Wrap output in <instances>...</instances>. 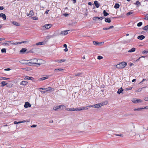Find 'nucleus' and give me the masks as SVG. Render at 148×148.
Listing matches in <instances>:
<instances>
[{
    "label": "nucleus",
    "mask_w": 148,
    "mask_h": 148,
    "mask_svg": "<svg viewBox=\"0 0 148 148\" xmlns=\"http://www.w3.org/2000/svg\"><path fill=\"white\" fill-rule=\"evenodd\" d=\"M103 42H99L96 41H93V44L95 45H99L101 43L103 44Z\"/></svg>",
    "instance_id": "14"
},
{
    "label": "nucleus",
    "mask_w": 148,
    "mask_h": 148,
    "mask_svg": "<svg viewBox=\"0 0 148 148\" xmlns=\"http://www.w3.org/2000/svg\"><path fill=\"white\" fill-rule=\"evenodd\" d=\"M34 13L32 10H31L30 11L29 15H31V16H32L34 15Z\"/></svg>",
    "instance_id": "42"
},
{
    "label": "nucleus",
    "mask_w": 148,
    "mask_h": 148,
    "mask_svg": "<svg viewBox=\"0 0 148 148\" xmlns=\"http://www.w3.org/2000/svg\"><path fill=\"white\" fill-rule=\"evenodd\" d=\"M12 23L14 25L16 26H20V23L15 21H12Z\"/></svg>",
    "instance_id": "20"
},
{
    "label": "nucleus",
    "mask_w": 148,
    "mask_h": 148,
    "mask_svg": "<svg viewBox=\"0 0 148 148\" xmlns=\"http://www.w3.org/2000/svg\"><path fill=\"white\" fill-rule=\"evenodd\" d=\"M2 79L3 80H7V79H10L9 78H8L5 77H2Z\"/></svg>",
    "instance_id": "52"
},
{
    "label": "nucleus",
    "mask_w": 148,
    "mask_h": 148,
    "mask_svg": "<svg viewBox=\"0 0 148 148\" xmlns=\"http://www.w3.org/2000/svg\"><path fill=\"white\" fill-rule=\"evenodd\" d=\"M133 13V12H132L131 11H130L127 12L126 14V15L127 16H129Z\"/></svg>",
    "instance_id": "44"
},
{
    "label": "nucleus",
    "mask_w": 148,
    "mask_h": 148,
    "mask_svg": "<svg viewBox=\"0 0 148 148\" xmlns=\"http://www.w3.org/2000/svg\"><path fill=\"white\" fill-rule=\"evenodd\" d=\"M28 61H29V60H22L20 61L19 62L21 64L27 65L29 66V63H30V62H28Z\"/></svg>",
    "instance_id": "3"
},
{
    "label": "nucleus",
    "mask_w": 148,
    "mask_h": 148,
    "mask_svg": "<svg viewBox=\"0 0 148 148\" xmlns=\"http://www.w3.org/2000/svg\"><path fill=\"white\" fill-rule=\"evenodd\" d=\"M38 60L36 58H34L29 60L30 61V62H30V63H29V64H29V66H39L41 65V64L36 63L38 62Z\"/></svg>",
    "instance_id": "1"
},
{
    "label": "nucleus",
    "mask_w": 148,
    "mask_h": 148,
    "mask_svg": "<svg viewBox=\"0 0 148 148\" xmlns=\"http://www.w3.org/2000/svg\"><path fill=\"white\" fill-rule=\"evenodd\" d=\"M27 49L25 48H23L19 52L21 54H23L25 53L27 51Z\"/></svg>",
    "instance_id": "11"
},
{
    "label": "nucleus",
    "mask_w": 148,
    "mask_h": 148,
    "mask_svg": "<svg viewBox=\"0 0 148 148\" xmlns=\"http://www.w3.org/2000/svg\"><path fill=\"white\" fill-rule=\"evenodd\" d=\"M134 4L137 5V7H138L141 5L140 2L139 1H136V3H134Z\"/></svg>",
    "instance_id": "29"
},
{
    "label": "nucleus",
    "mask_w": 148,
    "mask_h": 148,
    "mask_svg": "<svg viewBox=\"0 0 148 148\" xmlns=\"http://www.w3.org/2000/svg\"><path fill=\"white\" fill-rule=\"evenodd\" d=\"M7 84L6 85V86L8 87L9 88H11L12 86V84L11 83H7Z\"/></svg>",
    "instance_id": "35"
},
{
    "label": "nucleus",
    "mask_w": 148,
    "mask_h": 148,
    "mask_svg": "<svg viewBox=\"0 0 148 148\" xmlns=\"http://www.w3.org/2000/svg\"><path fill=\"white\" fill-rule=\"evenodd\" d=\"M148 53V51H147L146 50H144L142 52V53L143 54H146Z\"/></svg>",
    "instance_id": "51"
},
{
    "label": "nucleus",
    "mask_w": 148,
    "mask_h": 148,
    "mask_svg": "<svg viewBox=\"0 0 148 148\" xmlns=\"http://www.w3.org/2000/svg\"><path fill=\"white\" fill-rule=\"evenodd\" d=\"M105 18L104 16H102L101 17H98L97 16H95L93 18V19L95 21H96L97 20H101Z\"/></svg>",
    "instance_id": "7"
},
{
    "label": "nucleus",
    "mask_w": 148,
    "mask_h": 148,
    "mask_svg": "<svg viewBox=\"0 0 148 148\" xmlns=\"http://www.w3.org/2000/svg\"><path fill=\"white\" fill-rule=\"evenodd\" d=\"M83 73H77V74L75 75V76H79L81 77L82 76Z\"/></svg>",
    "instance_id": "37"
},
{
    "label": "nucleus",
    "mask_w": 148,
    "mask_h": 148,
    "mask_svg": "<svg viewBox=\"0 0 148 148\" xmlns=\"http://www.w3.org/2000/svg\"><path fill=\"white\" fill-rule=\"evenodd\" d=\"M143 24V23L142 22H139L137 24V26L140 27Z\"/></svg>",
    "instance_id": "39"
},
{
    "label": "nucleus",
    "mask_w": 148,
    "mask_h": 148,
    "mask_svg": "<svg viewBox=\"0 0 148 148\" xmlns=\"http://www.w3.org/2000/svg\"><path fill=\"white\" fill-rule=\"evenodd\" d=\"M36 49V48H33L32 49H31L29 51H27L26 53H33L34 52V51H35V50Z\"/></svg>",
    "instance_id": "28"
},
{
    "label": "nucleus",
    "mask_w": 148,
    "mask_h": 148,
    "mask_svg": "<svg viewBox=\"0 0 148 148\" xmlns=\"http://www.w3.org/2000/svg\"><path fill=\"white\" fill-rule=\"evenodd\" d=\"M101 107L103 106L106 105L108 103V102L107 101H104L103 102H101L99 103Z\"/></svg>",
    "instance_id": "24"
},
{
    "label": "nucleus",
    "mask_w": 148,
    "mask_h": 148,
    "mask_svg": "<svg viewBox=\"0 0 148 148\" xmlns=\"http://www.w3.org/2000/svg\"><path fill=\"white\" fill-rule=\"evenodd\" d=\"M0 17H2L4 20H6V16L5 14L3 13L0 14Z\"/></svg>",
    "instance_id": "15"
},
{
    "label": "nucleus",
    "mask_w": 148,
    "mask_h": 148,
    "mask_svg": "<svg viewBox=\"0 0 148 148\" xmlns=\"http://www.w3.org/2000/svg\"><path fill=\"white\" fill-rule=\"evenodd\" d=\"M109 29V27L107 28L104 27L103 28V30H108Z\"/></svg>",
    "instance_id": "63"
},
{
    "label": "nucleus",
    "mask_w": 148,
    "mask_h": 148,
    "mask_svg": "<svg viewBox=\"0 0 148 148\" xmlns=\"http://www.w3.org/2000/svg\"><path fill=\"white\" fill-rule=\"evenodd\" d=\"M144 100L146 101H148V97H145L144 98Z\"/></svg>",
    "instance_id": "59"
},
{
    "label": "nucleus",
    "mask_w": 148,
    "mask_h": 148,
    "mask_svg": "<svg viewBox=\"0 0 148 148\" xmlns=\"http://www.w3.org/2000/svg\"><path fill=\"white\" fill-rule=\"evenodd\" d=\"M145 38V36L143 35H141L138 36L137 37L138 39L140 40H143Z\"/></svg>",
    "instance_id": "17"
},
{
    "label": "nucleus",
    "mask_w": 148,
    "mask_h": 148,
    "mask_svg": "<svg viewBox=\"0 0 148 148\" xmlns=\"http://www.w3.org/2000/svg\"><path fill=\"white\" fill-rule=\"evenodd\" d=\"M143 30H147L148 29V25L145 26L144 27L142 28Z\"/></svg>",
    "instance_id": "41"
},
{
    "label": "nucleus",
    "mask_w": 148,
    "mask_h": 148,
    "mask_svg": "<svg viewBox=\"0 0 148 148\" xmlns=\"http://www.w3.org/2000/svg\"><path fill=\"white\" fill-rule=\"evenodd\" d=\"M53 37V36L50 35L46 37V38L45 39V40L43 41L44 42V44L45 43L47 42L48 41L49 39Z\"/></svg>",
    "instance_id": "8"
},
{
    "label": "nucleus",
    "mask_w": 148,
    "mask_h": 148,
    "mask_svg": "<svg viewBox=\"0 0 148 148\" xmlns=\"http://www.w3.org/2000/svg\"><path fill=\"white\" fill-rule=\"evenodd\" d=\"M125 15L124 14H121L119 17L118 18H123L124 17Z\"/></svg>",
    "instance_id": "54"
},
{
    "label": "nucleus",
    "mask_w": 148,
    "mask_h": 148,
    "mask_svg": "<svg viewBox=\"0 0 148 148\" xmlns=\"http://www.w3.org/2000/svg\"><path fill=\"white\" fill-rule=\"evenodd\" d=\"M69 31V30H64L62 31L61 32L60 35H65L68 34V32Z\"/></svg>",
    "instance_id": "10"
},
{
    "label": "nucleus",
    "mask_w": 148,
    "mask_h": 148,
    "mask_svg": "<svg viewBox=\"0 0 148 148\" xmlns=\"http://www.w3.org/2000/svg\"><path fill=\"white\" fill-rule=\"evenodd\" d=\"M105 21L106 23H110L111 22V20L110 18L107 17L105 19Z\"/></svg>",
    "instance_id": "19"
},
{
    "label": "nucleus",
    "mask_w": 148,
    "mask_h": 148,
    "mask_svg": "<svg viewBox=\"0 0 148 148\" xmlns=\"http://www.w3.org/2000/svg\"><path fill=\"white\" fill-rule=\"evenodd\" d=\"M52 25L49 24H45L42 27V30H45L46 29H48L51 27Z\"/></svg>",
    "instance_id": "4"
},
{
    "label": "nucleus",
    "mask_w": 148,
    "mask_h": 148,
    "mask_svg": "<svg viewBox=\"0 0 148 148\" xmlns=\"http://www.w3.org/2000/svg\"><path fill=\"white\" fill-rule=\"evenodd\" d=\"M61 106V105H60L56 107H54L53 108V109L54 110L57 111L58 110V109H61V106Z\"/></svg>",
    "instance_id": "12"
},
{
    "label": "nucleus",
    "mask_w": 148,
    "mask_h": 148,
    "mask_svg": "<svg viewBox=\"0 0 148 148\" xmlns=\"http://www.w3.org/2000/svg\"><path fill=\"white\" fill-rule=\"evenodd\" d=\"M31 106L30 104L28 102H26L24 105V107L26 108L31 107Z\"/></svg>",
    "instance_id": "9"
},
{
    "label": "nucleus",
    "mask_w": 148,
    "mask_h": 148,
    "mask_svg": "<svg viewBox=\"0 0 148 148\" xmlns=\"http://www.w3.org/2000/svg\"><path fill=\"white\" fill-rule=\"evenodd\" d=\"M127 64V62H123L117 64L116 67L118 69H123L125 67Z\"/></svg>",
    "instance_id": "2"
},
{
    "label": "nucleus",
    "mask_w": 148,
    "mask_h": 148,
    "mask_svg": "<svg viewBox=\"0 0 148 148\" xmlns=\"http://www.w3.org/2000/svg\"><path fill=\"white\" fill-rule=\"evenodd\" d=\"M132 87L127 88H126L125 90H131L132 89Z\"/></svg>",
    "instance_id": "48"
},
{
    "label": "nucleus",
    "mask_w": 148,
    "mask_h": 148,
    "mask_svg": "<svg viewBox=\"0 0 148 148\" xmlns=\"http://www.w3.org/2000/svg\"><path fill=\"white\" fill-rule=\"evenodd\" d=\"M24 69H25L27 71H30L31 69H30V68L27 67V68H25Z\"/></svg>",
    "instance_id": "55"
},
{
    "label": "nucleus",
    "mask_w": 148,
    "mask_h": 148,
    "mask_svg": "<svg viewBox=\"0 0 148 148\" xmlns=\"http://www.w3.org/2000/svg\"><path fill=\"white\" fill-rule=\"evenodd\" d=\"M6 82L5 81H3L1 82V85L0 86L2 87L5 86H6L7 84V83H6Z\"/></svg>",
    "instance_id": "23"
},
{
    "label": "nucleus",
    "mask_w": 148,
    "mask_h": 148,
    "mask_svg": "<svg viewBox=\"0 0 148 148\" xmlns=\"http://www.w3.org/2000/svg\"><path fill=\"white\" fill-rule=\"evenodd\" d=\"M120 5L119 3H116L114 6V8L115 9H118L119 8Z\"/></svg>",
    "instance_id": "31"
},
{
    "label": "nucleus",
    "mask_w": 148,
    "mask_h": 148,
    "mask_svg": "<svg viewBox=\"0 0 148 148\" xmlns=\"http://www.w3.org/2000/svg\"><path fill=\"white\" fill-rule=\"evenodd\" d=\"M49 11V10H47L45 12V13L46 14H47L48 13V12Z\"/></svg>",
    "instance_id": "64"
},
{
    "label": "nucleus",
    "mask_w": 148,
    "mask_h": 148,
    "mask_svg": "<svg viewBox=\"0 0 148 148\" xmlns=\"http://www.w3.org/2000/svg\"><path fill=\"white\" fill-rule=\"evenodd\" d=\"M93 106H94V107L96 108H99L101 107L99 103L93 105Z\"/></svg>",
    "instance_id": "30"
},
{
    "label": "nucleus",
    "mask_w": 148,
    "mask_h": 148,
    "mask_svg": "<svg viewBox=\"0 0 148 148\" xmlns=\"http://www.w3.org/2000/svg\"><path fill=\"white\" fill-rule=\"evenodd\" d=\"M4 9V8L3 6H0V10H2Z\"/></svg>",
    "instance_id": "62"
},
{
    "label": "nucleus",
    "mask_w": 148,
    "mask_h": 148,
    "mask_svg": "<svg viewBox=\"0 0 148 148\" xmlns=\"http://www.w3.org/2000/svg\"><path fill=\"white\" fill-rule=\"evenodd\" d=\"M28 42V41H23L21 42H20V44L21 43H26L27 42Z\"/></svg>",
    "instance_id": "49"
},
{
    "label": "nucleus",
    "mask_w": 148,
    "mask_h": 148,
    "mask_svg": "<svg viewBox=\"0 0 148 148\" xmlns=\"http://www.w3.org/2000/svg\"><path fill=\"white\" fill-rule=\"evenodd\" d=\"M79 110V108H72V111H79V110Z\"/></svg>",
    "instance_id": "40"
},
{
    "label": "nucleus",
    "mask_w": 148,
    "mask_h": 148,
    "mask_svg": "<svg viewBox=\"0 0 148 148\" xmlns=\"http://www.w3.org/2000/svg\"><path fill=\"white\" fill-rule=\"evenodd\" d=\"M133 115V114H125V115L126 116H130V115Z\"/></svg>",
    "instance_id": "57"
},
{
    "label": "nucleus",
    "mask_w": 148,
    "mask_h": 148,
    "mask_svg": "<svg viewBox=\"0 0 148 148\" xmlns=\"http://www.w3.org/2000/svg\"><path fill=\"white\" fill-rule=\"evenodd\" d=\"M46 91L47 92L48 91H53L54 90V89L53 88L50 87H48L47 88H46Z\"/></svg>",
    "instance_id": "27"
},
{
    "label": "nucleus",
    "mask_w": 148,
    "mask_h": 148,
    "mask_svg": "<svg viewBox=\"0 0 148 148\" xmlns=\"http://www.w3.org/2000/svg\"><path fill=\"white\" fill-rule=\"evenodd\" d=\"M40 91L41 93L42 94H45L47 92L46 90V91Z\"/></svg>",
    "instance_id": "58"
},
{
    "label": "nucleus",
    "mask_w": 148,
    "mask_h": 148,
    "mask_svg": "<svg viewBox=\"0 0 148 148\" xmlns=\"http://www.w3.org/2000/svg\"><path fill=\"white\" fill-rule=\"evenodd\" d=\"M94 4L97 8H98L100 6V4L98 3V1H95L94 2Z\"/></svg>",
    "instance_id": "26"
},
{
    "label": "nucleus",
    "mask_w": 148,
    "mask_h": 148,
    "mask_svg": "<svg viewBox=\"0 0 148 148\" xmlns=\"http://www.w3.org/2000/svg\"><path fill=\"white\" fill-rule=\"evenodd\" d=\"M33 20H36L38 19V17L36 16H33L32 17Z\"/></svg>",
    "instance_id": "53"
},
{
    "label": "nucleus",
    "mask_w": 148,
    "mask_h": 148,
    "mask_svg": "<svg viewBox=\"0 0 148 148\" xmlns=\"http://www.w3.org/2000/svg\"><path fill=\"white\" fill-rule=\"evenodd\" d=\"M69 13H64L63 15H64L66 17V16H68L69 15Z\"/></svg>",
    "instance_id": "60"
},
{
    "label": "nucleus",
    "mask_w": 148,
    "mask_h": 148,
    "mask_svg": "<svg viewBox=\"0 0 148 148\" xmlns=\"http://www.w3.org/2000/svg\"><path fill=\"white\" fill-rule=\"evenodd\" d=\"M63 70V69L62 68L56 69L54 70V71L56 73L59 72V71Z\"/></svg>",
    "instance_id": "32"
},
{
    "label": "nucleus",
    "mask_w": 148,
    "mask_h": 148,
    "mask_svg": "<svg viewBox=\"0 0 148 148\" xmlns=\"http://www.w3.org/2000/svg\"><path fill=\"white\" fill-rule=\"evenodd\" d=\"M66 110L68 111H72V108H68L66 109Z\"/></svg>",
    "instance_id": "61"
},
{
    "label": "nucleus",
    "mask_w": 148,
    "mask_h": 148,
    "mask_svg": "<svg viewBox=\"0 0 148 148\" xmlns=\"http://www.w3.org/2000/svg\"><path fill=\"white\" fill-rule=\"evenodd\" d=\"M25 80H30L33 82H35L36 80L32 77H29L28 76H26L24 79Z\"/></svg>",
    "instance_id": "5"
},
{
    "label": "nucleus",
    "mask_w": 148,
    "mask_h": 148,
    "mask_svg": "<svg viewBox=\"0 0 148 148\" xmlns=\"http://www.w3.org/2000/svg\"><path fill=\"white\" fill-rule=\"evenodd\" d=\"M146 88V87H143V88H140L138 89V90L136 91L138 92H140L141 91L142 89L143 88Z\"/></svg>",
    "instance_id": "47"
},
{
    "label": "nucleus",
    "mask_w": 148,
    "mask_h": 148,
    "mask_svg": "<svg viewBox=\"0 0 148 148\" xmlns=\"http://www.w3.org/2000/svg\"><path fill=\"white\" fill-rule=\"evenodd\" d=\"M88 109V108L87 106H86V107H82L79 108V111H80L81 110H87Z\"/></svg>",
    "instance_id": "13"
},
{
    "label": "nucleus",
    "mask_w": 148,
    "mask_h": 148,
    "mask_svg": "<svg viewBox=\"0 0 148 148\" xmlns=\"http://www.w3.org/2000/svg\"><path fill=\"white\" fill-rule=\"evenodd\" d=\"M37 126V125L33 124L31 126V127L32 128L35 127Z\"/></svg>",
    "instance_id": "56"
},
{
    "label": "nucleus",
    "mask_w": 148,
    "mask_h": 148,
    "mask_svg": "<svg viewBox=\"0 0 148 148\" xmlns=\"http://www.w3.org/2000/svg\"><path fill=\"white\" fill-rule=\"evenodd\" d=\"M6 49L5 48H3L1 50V52L2 53H5L6 52Z\"/></svg>",
    "instance_id": "38"
},
{
    "label": "nucleus",
    "mask_w": 148,
    "mask_h": 148,
    "mask_svg": "<svg viewBox=\"0 0 148 148\" xmlns=\"http://www.w3.org/2000/svg\"><path fill=\"white\" fill-rule=\"evenodd\" d=\"M123 91V89L122 87H121L120 88L118 89V91L117 92V93L118 94H120L121 93H122Z\"/></svg>",
    "instance_id": "21"
},
{
    "label": "nucleus",
    "mask_w": 148,
    "mask_h": 148,
    "mask_svg": "<svg viewBox=\"0 0 148 148\" xmlns=\"http://www.w3.org/2000/svg\"><path fill=\"white\" fill-rule=\"evenodd\" d=\"M103 15L105 16H106L109 15L108 13L105 10H104L103 11Z\"/></svg>",
    "instance_id": "34"
},
{
    "label": "nucleus",
    "mask_w": 148,
    "mask_h": 148,
    "mask_svg": "<svg viewBox=\"0 0 148 148\" xmlns=\"http://www.w3.org/2000/svg\"><path fill=\"white\" fill-rule=\"evenodd\" d=\"M143 101L140 99L134 98L132 99V101L135 103H136L142 101Z\"/></svg>",
    "instance_id": "6"
},
{
    "label": "nucleus",
    "mask_w": 148,
    "mask_h": 148,
    "mask_svg": "<svg viewBox=\"0 0 148 148\" xmlns=\"http://www.w3.org/2000/svg\"><path fill=\"white\" fill-rule=\"evenodd\" d=\"M14 123L15 124H18L21 123V121H19L18 122H17L16 121H14Z\"/></svg>",
    "instance_id": "46"
},
{
    "label": "nucleus",
    "mask_w": 148,
    "mask_h": 148,
    "mask_svg": "<svg viewBox=\"0 0 148 148\" xmlns=\"http://www.w3.org/2000/svg\"><path fill=\"white\" fill-rule=\"evenodd\" d=\"M44 44V42H39L38 43H36L35 45H33V46H35L36 45H42Z\"/></svg>",
    "instance_id": "25"
},
{
    "label": "nucleus",
    "mask_w": 148,
    "mask_h": 148,
    "mask_svg": "<svg viewBox=\"0 0 148 148\" xmlns=\"http://www.w3.org/2000/svg\"><path fill=\"white\" fill-rule=\"evenodd\" d=\"M66 59H62L58 60H57V62H58L61 63V62H65L66 61Z\"/></svg>",
    "instance_id": "36"
},
{
    "label": "nucleus",
    "mask_w": 148,
    "mask_h": 148,
    "mask_svg": "<svg viewBox=\"0 0 148 148\" xmlns=\"http://www.w3.org/2000/svg\"><path fill=\"white\" fill-rule=\"evenodd\" d=\"M145 108H146V107L145 108H134V111H141L143 109H144Z\"/></svg>",
    "instance_id": "22"
},
{
    "label": "nucleus",
    "mask_w": 148,
    "mask_h": 148,
    "mask_svg": "<svg viewBox=\"0 0 148 148\" xmlns=\"http://www.w3.org/2000/svg\"><path fill=\"white\" fill-rule=\"evenodd\" d=\"M48 78H49L48 76H46V77H45L40 78L38 79V80L39 81H42L45 80L46 79H48Z\"/></svg>",
    "instance_id": "18"
},
{
    "label": "nucleus",
    "mask_w": 148,
    "mask_h": 148,
    "mask_svg": "<svg viewBox=\"0 0 148 148\" xmlns=\"http://www.w3.org/2000/svg\"><path fill=\"white\" fill-rule=\"evenodd\" d=\"M61 106H61V110H64L65 109V107L64 106V105H61Z\"/></svg>",
    "instance_id": "50"
},
{
    "label": "nucleus",
    "mask_w": 148,
    "mask_h": 148,
    "mask_svg": "<svg viewBox=\"0 0 148 148\" xmlns=\"http://www.w3.org/2000/svg\"><path fill=\"white\" fill-rule=\"evenodd\" d=\"M28 83V82L26 81H23L20 82V85L25 86Z\"/></svg>",
    "instance_id": "16"
},
{
    "label": "nucleus",
    "mask_w": 148,
    "mask_h": 148,
    "mask_svg": "<svg viewBox=\"0 0 148 148\" xmlns=\"http://www.w3.org/2000/svg\"><path fill=\"white\" fill-rule=\"evenodd\" d=\"M145 16V17L144 19L148 21V14H146Z\"/></svg>",
    "instance_id": "43"
},
{
    "label": "nucleus",
    "mask_w": 148,
    "mask_h": 148,
    "mask_svg": "<svg viewBox=\"0 0 148 148\" xmlns=\"http://www.w3.org/2000/svg\"><path fill=\"white\" fill-rule=\"evenodd\" d=\"M136 50V48H132L128 51V52L130 53L132 52L135 51Z\"/></svg>",
    "instance_id": "33"
},
{
    "label": "nucleus",
    "mask_w": 148,
    "mask_h": 148,
    "mask_svg": "<svg viewBox=\"0 0 148 148\" xmlns=\"http://www.w3.org/2000/svg\"><path fill=\"white\" fill-rule=\"evenodd\" d=\"M103 57H102V56H97V59H99V60H101V59H103Z\"/></svg>",
    "instance_id": "45"
}]
</instances>
